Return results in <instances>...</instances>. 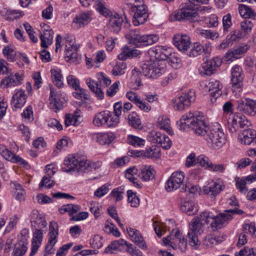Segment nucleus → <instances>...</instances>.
Here are the masks:
<instances>
[{"instance_id":"obj_1","label":"nucleus","mask_w":256,"mask_h":256,"mask_svg":"<svg viewBox=\"0 0 256 256\" xmlns=\"http://www.w3.org/2000/svg\"><path fill=\"white\" fill-rule=\"evenodd\" d=\"M177 124L180 130H186L190 128L196 135L203 137L204 140L211 128L206 122L204 116L198 112H190L182 116Z\"/></svg>"},{"instance_id":"obj_2","label":"nucleus","mask_w":256,"mask_h":256,"mask_svg":"<svg viewBox=\"0 0 256 256\" xmlns=\"http://www.w3.org/2000/svg\"><path fill=\"white\" fill-rule=\"evenodd\" d=\"M102 162L98 161L96 162H88L84 158L78 156H70L64 160L62 170L64 172H70L72 170H76L80 172H86L91 170L92 168L96 170L100 167Z\"/></svg>"},{"instance_id":"obj_3","label":"nucleus","mask_w":256,"mask_h":256,"mask_svg":"<svg viewBox=\"0 0 256 256\" xmlns=\"http://www.w3.org/2000/svg\"><path fill=\"white\" fill-rule=\"evenodd\" d=\"M165 66L162 62L158 61L148 60L142 64V72L138 68H135L132 70V76L137 80L142 73L145 76L152 78L156 79L160 76L166 74Z\"/></svg>"},{"instance_id":"obj_4","label":"nucleus","mask_w":256,"mask_h":256,"mask_svg":"<svg viewBox=\"0 0 256 256\" xmlns=\"http://www.w3.org/2000/svg\"><path fill=\"white\" fill-rule=\"evenodd\" d=\"M126 38L130 44L138 47L152 45L159 39L156 34L142 35L136 30H130L126 34Z\"/></svg>"},{"instance_id":"obj_5","label":"nucleus","mask_w":256,"mask_h":256,"mask_svg":"<svg viewBox=\"0 0 256 256\" xmlns=\"http://www.w3.org/2000/svg\"><path fill=\"white\" fill-rule=\"evenodd\" d=\"M208 146L212 150H219L226 143V138L220 126H211L207 138H206Z\"/></svg>"},{"instance_id":"obj_6","label":"nucleus","mask_w":256,"mask_h":256,"mask_svg":"<svg viewBox=\"0 0 256 256\" xmlns=\"http://www.w3.org/2000/svg\"><path fill=\"white\" fill-rule=\"evenodd\" d=\"M251 126L250 122L246 116L241 114H235L230 118L228 122V128L232 133L242 132L247 130Z\"/></svg>"},{"instance_id":"obj_7","label":"nucleus","mask_w":256,"mask_h":256,"mask_svg":"<svg viewBox=\"0 0 256 256\" xmlns=\"http://www.w3.org/2000/svg\"><path fill=\"white\" fill-rule=\"evenodd\" d=\"M204 222L195 218L192 220L190 224V230L188 233V236L189 238L190 244L195 250L198 249L200 244V242L198 237L204 232Z\"/></svg>"},{"instance_id":"obj_8","label":"nucleus","mask_w":256,"mask_h":256,"mask_svg":"<svg viewBox=\"0 0 256 256\" xmlns=\"http://www.w3.org/2000/svg\"><path fill=\"white\" fill-rule=\"evenodd\" d=\"M195 99V92L192 90H188L173 100L174 108L176 110H182L194 102Z\"/></svg>"},{"instance_id":"obj_9","label":"nucleus","mask_w":256,"mask_h":256,"mask_svg":"<svg viewBox=\"0 0 256 256\" xmlns=\"http://www.w3.org/2000/svg\"><path fill=\"white\" fill-rule=\"evenodd\" d=\"M65 40V58L70 62H76L79 58L78 50L80 46L76 44L75 39L70 36H66Z\"/></svg>"},{"instance_id":"obj_10","label":"nucleus","mask_w":256,"mask_h":256,"mask_svg":"<svg viewBox=\"0 0 256 256\" xmlns=\"http://www.w3.org/2000/svg\"><path fill=\"white\" fill-rule=\"evenodd\" d=\"M197 7L192 6L189 3H185L180 10L175 14L178 20H188L190 22L198 21L199 16L196 12Z\"/></svg>"},{"instance_id":"obj_11","label":"nucleus","mask_w":256,"mask_h":256,"mask_svg":"<svg viewBox=\"0 0 256 256\" xmlns=\"http://www.w3.org/2000/svg\"><path fill=\"white\" fill-rule=\"evenodd\" d=\"M232 218V216L230 214L226 213H220L216 216H212V220L210 227L213 232H216L226 226Z\"/></svg>"},{"instance_id":"obj_12","label":"nucleus","mask_w":256,"mask_h":256,"mask_svg":"<svg viewBox=\"0 0 256 256\" xmlns=\"http://www.w3.org/2000/svg\"><path fill=\"white\" fill-rule=\"evenodd\" d=\"M184 178V173L182 172H173L166 181V190L170 192L180 188L183 184Z\"/></svg>"},{"instance_id":"obj_13","label":"nucleus","mask_w":256,"mask_h":256,"mask_svg":"<svg viewBox=\"0 0 256 256\" xmlns=\"http://www.w3.org/2000/svg\"><path fill=\"white\" fill-rule=\"evenodd\" d=\"M130 12L133 15L132 23L135 26L144 24L148 18V10L144 4L138 6V8H134Z\"/></svg>"},{"instance_id":"obj_14","label":"nucleus","mask_w":256,"mask_h":256,"mask_svg":"<svg viewBox=\"0 0 256 256\" xmlns=\"http://www.w3.org/2000/svg\"><path fill=\"white\" fill-rule=\"evenodd\" d=\"M237 108L246 114L254 116L256 114V101L246 98L239 100Z\"/></svg>"},{"instance_id":"obj_15","label":"nucleus","mask_w":256,"mask_h":256,"mask_svg":"<svg viewBox=\"0 0 256 256\" xmlns=\"http://www.w3.org/2000/svg\"><path fill=\"white\" fill-rule=\"evenodd\" d=\"M231 82L232 87L234 90H240L243 85V71L240 66H234L231 70Z\"/></svg>"},{"instance_id":"obj_16","label":"nucleus","mask_w":256,"mask_h":256,"mask_svg":"<svg viewBox=\"0 0 256 256\" xmlns=\"http://www.w3.org/2000/svg\"><path fill=\"white\" fill-rule=\"evenodd\" d=\"M108 21V25L112 30L117 33L122 28V24L124 22V27L128 28L130 26L128 20L124 17V20L123 18L118 14L112 15Z\"/></svg>"},{"instance_id":"obj_17","label":"nucleus","mask_w":256,"mask_h":256,"mask_svg":"<svg viewBox=\"0 0 256 256\" xmlns=\"http://www.w3.org/2000/svg\"><path fill=\"white\" fill-rule=\"evenodd\" d=\"M58 224L55 222H51L50 224L48 242L46 246V252L48 254L50 253L55 244L57 242V237L58 234Z\"/></svg>"},{"instance_id":"obj_18","label":"nucleus","mask_w":256,"mask_h":256,"mask_svg":"<svg viewBox=\"0 0 256 256\" xmlns=\"http://www.w3.org/2000/svg\"><path fill=\"white\" fill-rule=\"evenodd\" d=\"M222 64V61L220 58L216 57L206 62L203 64L200 69V73L202 75L210 76L214 73L216 68Z\"/></svg>"},{"instance_id":"obj_19","label":"nucleus","mask_w":256,"mask_h":256,"mask_svg":"<svg viewBox=\"0 0 256 256\" xmlns=\"http://www.w3.org/2000/svg\"><path fill=\"white\" fill-rule=\"evenodd\" d=\"M222 86L217 80H212L206 84L204 90L210 92L212 102H214L222 94Z\"/></svg>"},{"instance_id":"obj_20","label":"nucleus","mask_w":256,"mask_h":256,"mask_svg":"<svg viewBox=\"0 0 256 256\" xmlns=\"http://www.w3.org/2000/svg\"><path fill=\"white\" fill-rule=\"evenodd\" d=\"M256 181V172L247 176L236 178V186L240 192L246 194L248 191V184Z\"/></svg>"},{"instance_id":"obj_21","label":"nucleus","mask_w":256,"mask_h":256,"mask_svg":"<svg viewBox=\"0 0 256 256\" xmlns=\"http://www.w3.org/2000/svg\"><path fill=\"white\" fill-rule=\"evenodd\" d=\"M171 247L174 250H178L182 252H184L186 249L187 241L178 230L175 231L174 236L172 238Z\"/></svg>"},{"instance_id":"obj_22","label":"nucleus","mask_w":256,"mask_h":256,"mask_svg":"<svg viewBox=\"0 0 256 256\" xmlns=\"http://www.w3.org/2000/svg\"><path fill=\"white\" fill-rule=\"evenodd\" d=\"M224 188V186L222 184L212 181L204 186L203 192L204 194L208 195L212 198H214Z\"/></svg>"},{"instance_id":"obj_23","label":"nucleus","mask_w":256,"mask_h":256,"mask_svg":"<svg viewBox=\"0 0 256 256\" xmlns=\"http://www.w3.org/2000/svg\"><path fill=\"white\" fill-rule=\"evenodd\" d=\"M140 155H144L147 158H158L160 155V151L159 148L152 146L149 148H147L145 151L141 152H140L129 150L128 154L132 156H139Z\"/></svg>"},{"instance_id":"obj_24","label":"nucleus","mask_w":256,"mask_h":256,"mask_svg":"<svg viewBox=\"0 0 256 256\" xmlns=\"http://www.w3.org/2000/svg\"><path fill=\"white\" fill-rule=\"evenodd\" d=\"M26 102V96L25 92L22 90H18L16 91L11 100V105L13 110L21 108Z\"/></svg>"},{"instance_id":"obj_25","label":"nucleus","mask_w":256,"mask_h":256,"mask_svg":"<svg viewBox=\"0 0 256 256\" xmlns=\"http://www.w3.org/2000/svg\"><path fill=\"white\" fill-rule=\"evenodd\" d=\"M174 46L180 51L186 52L190 47V38L186 35H176L173 38Z\"/></svg>"},{"instance_id":"obj_26","label":"nucleus","mask_w":256,"mask_h":256,"mask_svg":"<svg viewBox=\"0 0 256 256\" xmlns=\"http://www.w3.org/2000/svg\"><path fill=\"white\" fill-rule=\"evenodd\" d=\"M152 134V136L150 138V141L154 143L160 144L165 150L169 149L170 148L172 142L168 136L160 132H154Z\"/></svg>"},{"instance_id":"obj_27","label":"nucleus","mask_w":256,"mask_h":256,"mask_svg":"<svg viewBox=\"0 0 256 256\" xmlns=\"http://www.w3.org/2000/svg\"><path fill=\"white\" fill-rule=\"evenodd\" d=\"M31 222L32 226L36 228H46L47 226V222L44 218L40 214L38 211L36 210H34L32 212Z\"/></svg>"},{"instance_id":"obj_28","label":"nucleus","mask_w":256,"mask_h":256,"mask_svg":"<svg viewBox=\"0 0 256 256\" xmlns=\"http://www.w3.org/2000/svg\"><path fill=\"white\" fill-rule=\"evenodd\" d=\"M242 132V137L240 138L241 143L244 144L250 145L256 144V131L247 128Z\"/></svg>"},{"instance_id":"obj_29","label":"nucleus","mask_w":256,"mask_h":256,"mask_svg":"<svg viewBox=\"0 0 256 256\" xmlns=\"http://www.w3.org/2000/svg\"><path fill=\"white\" fill-rule=\"evenodd\" d=\"M42 232L40 228H36L34 232L32 244V251L30 256H34L40 246L42 240Z\"/></svg>"},{"instance_id":"obj_30","label":"nucleus","mask_w":256,"mask_h":256,"mask_svg":"<svg viewBox=\"0 0 256 256\" xmlns=\"http://www.w3.org/2000/svg\"><path fill=\"white\" fill-rule=\"evenodd\" d=\"M22 80V76L18 73H16L14 75H10L1 81L0 84L4 88L16 86L20 84Z\"/></svg>"},{"instance_id":"obj_31","label":"nucleus","mask_w":256,"mask_h":256,"mask_svg":"<svg viewBox=\"0 0 256 256\" xmlns=\"http://www.w3.org/2000/svg\"><path fill=\"white\" fill-rule=\"evenodd\" d=\"M86 83L90 90L94 94L98 100H102L104 98V93L100 88L98 82L88 78L86 79Z\"/></svg>"},{"instance_id":"obj_32","label":"nucleus","mask_w":256,"mask_h":256,"mask_svg":"<svg viewBox=\"0 0 256 256\" xmlns=\"http://www.w3.org/2000/svg\"><path fill=\"white\" fill-rule=\"evenodd\" d=\"M153 168L150 166H142L139 169L138 176L144 181H148L154 178Z\"/></svg>"},{"instance_id":"obj_33","label":"nucleus","mask_w":256,"mask_h":256,"mask_svg":"<svg viewBox=\"0 0 256 256\" xmlns=\"http://www.w3.org/2000/svg\"><path fill=\"white\" fill-rule=\"evenodd\" d=\"M0 154L6 160L12 162H21L24 164V160L18 156L14 154L4 145H0Z\"/></svg>"},{"instance_id":"obj_34","label":"nucleus","mask_w":256,"mask_h":256,"mask_svg":"<svg viewBox=\"0 0 256 256\" xmlns=\"http://www.w3.org/2000/svg\"><path fill=\"white\" fill-rule=\"evenodd\" d=\"M140 54L141 52L139 50L130 49L128 46H124L122 48V52L118 55V58L121 60H124L128 58L136 57Z\"/></svg>"},{"instance_id":"obj_35","label":"nucleus","mask_w":256,"mask_h":256,"mask_svg":"<svg viewBox=\"0 0 256 256\" xmlns=\"http://www.w3.org/2000/svg\"><path fill=\"white\" fill-rule=\"evenodd\" d=\"M110 112L109 111H103L98 112L95 115L93 123L94 126H100L103 124H106L108 119L110 116Z\"/></svg>"},{"instance_id":"obj_36","label":"nucleus","mask_w":256,"mask_h":256,"mask_svg":"<svg viewBox=\"0 0 256 256\" xmlns=\"http://www.w3.org/2000/svg\"><path fill=\"white\" fill-rule=\"evenodd\" d=\"M80 206L79 205L69 204L62 206L58 209V212L62 214L68 212L69 216H72L78 212L80 210Z\"/></svg>"},{"instance_id":"obj_37","label":"nucleus","mask_w":256,"mask_h":256,"mask_svg":"<svg viewBox=\"0 0 256 256\" xmlns=\"http://www.w3.org/2000/svg\"><path fill=\"white\" fill-rule=\"evenodd\" d=\"M49 99L50 108L54 112H57L63 108L62 102L56 98V94L52 88Z\"/></svg>"},{"instance_id":"obj_38","label":"nucleus","mask_w":256,"mask_h":256,"mask_svg":"<svg viewBox=\"0 0 256 256\" xmlns=\"http://www.w3.org/2000/svg\"><path fill=\"white\" fill-rule=\"evenodd\" d=\"M89 22V16L86 14H82L74 18L72 26L74 28L78 29L88 24Z\"/></svg>"},{"instance_id":"obj_39","label":"nucleus","mask_w":256,"mask_h":256,"mask_svg":"<svg viewBox=\"0 0 256 256\" xmlns=\"http://www.w3.org/2000/svg\"><path fill=\"white\" fill-rule=\"evenodd\" d=\"M180 210L189 216L196 214L198 211V206L193 202H184L180 206Z\"/></svg>"},{"instance_id":"obj_40","label":"nucleus","mask_w":256,"mask_h":256,"mask_svg":"<svg viewBox=\"0 0 256 256\" xmlns=\"http://www.w3.org/2000/svg\"><path fill=\"white\" fill-rule=\"evenodd\" d=\"M138 171L139 170H138L136 166H134L127 169L126 170L125 174L126 178L132 182L135 186L138 188H140V184L138 183L137 179L134 177V174H136Z\"/></svg>"},{"instance_id":"obj_41","label":"nucleus","mask_w":256,"mask_h":256,"mask_svg":"<svg viewBox=\"0 0 256 256\" xmlns=\"http://www.w3.org/2000/svg\"><path fill=\"white\" fill-rule=\"evenodd\" d=\"M205 49L203 46L198 42L194 43L191 46L190 50H188L186 54L190 57H196L204 52Z\"/></svg>"},{"instance_id":"obj_42","label":"nucleus","mask_w":256,"mask_h":256,"mask_svg":"<svg viewBox=\"0 0 256 256\" xmlns=\"http://www.w3.org/2000/svg\"><path fill=\"white\" fill-rule=\"evenodd\" d=\"M196 33L204 38L210 39L212 40L219 37L218 32L211 30L198 28L196 30Z\"/></svg>"},{"instance_id":"obj_43","label":"nucleus","mask_w":256,"mask_h":256,"mask_svg":"<svg viewBox=\"0 0 256 256\" xmlns=\"http://www.w3.org/2000/svg\"><path fill=\"white\" fill-rule=\"evenodd\" d=\"M154 52L155 53L156 57L162 60L168 58L170 54L166 47L160 46H156Z\"/></svg>"},{"instance_id":"obj_44","label":"nucleus","mask_w":256,"mask_h":256,"mask_svg":"<svg viewBox=\"0 0 256 256\" xmlns=\"http://www.w3.org/2000/svg\"><path fill=\"white\" fill-rule=\"evenodd\" d=\"M11 185L14 187L15 190L14 196L16 199L20 202L24 200L26 192L22 186L16 182H12Z\"/></svg>"},{"instance_id":"obj_45","label":"nucleus","mask_w":256,"mask_h":256,"mask_svg":"<svg viewBox=\"0 0 256 256\" xmlns=\"http://www.w3.org/2000/svg\"><path fill=\"white\" fill-rule=\"evenodd\" d=\"M158 125L160 129L164 130L170 135L174 134L170 126V120L166 116L160 117L158 120Z\"/></svg>"},{"instance_id":"obj_46","label":"nucleus","mask_w":256,"mask_h":256,"mask_svg":"<svg viewBox=\"0 0 256 256\" xmlns=\"http://www.w3.org/2000/svg\"><path fill=\"white\" fill-rule=\"evenodd\" d=\"M114 138L112 132H107L98 134L96 136V142L100 144H110Z\"/></svg>"},{"instance_id":"obj_47","label":"nucleus","mask_w":256,"mask_h":256,"mask_svg":"<svg viewBox=\"0 0 256 256\" xmlns=\"http://www.w3.org/2000/svg\"><path fill=\"white\" fill-rule=\"evenodd\" d=\"M240 15L244 18H254L256 14L252 9L248 6L241 4L238 7Z\"/></svg>"},{"instance_id":"obj_48","label":"nucleus","mask_w":256,"mask_h":256,"mask_svg":"<svg viewBox=\"0 0 256 256\" xmlns=\"http://www.w3.org/2000/svg\"><path fill=\"white\" fill-rule=\"evenodd\" d=\"M254 26V24L249 20H246L240 24V30H239L242 34L244 37L250 34Z\"/></svg>"},{"instance_id":"obj_49","label":"nucleus","mask_w":256,"mask_h":256,"mask_svg":"<svg viewBox=\"0 0 256 256\" xmlns=\"http://www.w3.org/2000/svg\"><path fill=\"white\" fill-rule=\"evenodd\" d=\"M128 202L130 206L134 208H138L140 203V200L136 194L132 190L127 191Z\"/></svg>"},{"instance_id":"obj_50","label":"nucleus","mask_w":256,"mask_h":256,"mask_svg":"<svg viewBox=\"0 0 256 256\" xmlns=\"http://www.w3.org/2000/svg\"><path fill=\"white\" fill-rule=\"evenodd\" d=\"M27 245L22 242H18L14 245L12 252V256H23L27 250Z\"/></svg>"},{"instance_id":"obj_51","label":"nucleus","mask_w":256,"mask_h":256,"mask_svg":"<svg viewBox=\"0 0 256 256\" xmlns=\"http://www.w3.org/2000/svg\"><path fill=\"white\" fill-rule=\"evenodd\" d=\"M128 124L130 125L132 128H142L141 126V120L137 114L135 112H131L128 116Z\"/></svg>"},{"instance_id":"obj_52","label":"nucleus","mask_w":256,"mask_h":256,"mask_svg":"<svg viewBox=\"0 0 256 256\" xmlns=\"http://www.w3.org/2000/svg\"><path fill=\"white\" fill-rule=\"evenodd\" d=\"M50 72L53 82L58 88H62L63 86V82L62 80V76L60 72L56 70H51Z\"/></svg>"},{"instance_id":"obj_53","label":"nucleus","mask_w":256,"mask_h":256,"mask_svg":"<svg viewBox=\"0 0 256 256\" xmlns=\"http://www.w3.org/2000/svg\"><path fill=\"white\" fill-rule=\"evenodd\" d=\"M126 64L124 62H117L114 66L112 74L114 76H121L125 73Z\"/></svg>"},{"instance_id":"obj_54","label":"nucleus","mask_w":256,"mask_h":256,"mask_svg":"<svg viewBox=\"0 0 256 256\" xmlns=\"http://www.w3.org/2000/svg\"><path fill=\"white\" fill-rule=\"evenodd\" d=\"M76 91L73 93V96L77 99L88 100L90 97V94L88 91L78 86V88L74 89Z\"/></svg>"},{"instance_id":"obj_55","label":"nucleus","mask_w":256,"mask_h":256,"mask_svg":"<svg viewBox=\"0 0 256 256\" xmlns=\"http://www.w3.org/2000/svg\"><path fill=\"white\" fill-rule=\"evenodd\" d=\"M124 194V188L121 186L114 189L112 191L110 196L114 198L116 202H117L123 198Z\"/></svg>"},{"instance_id":"obj_56","label":"nucleus","mask_w":256,"mask_h":256,"mask_svg":"<svg viewBox=\"0 0 256 256\" xmlns=\"http://www.w3.org/2000/svg\"><path fill=\"white\" fill-rule=\"evenodd\" d=\"M127 140L129 144L135 146H144L145 142L144 139L132 135L128 136Z\"/></svg>"},{"instance_id":"obj_57","label":"nucleus","mask_w":256,"mask_h":256,"mask_svg":"<svg viewBox=\"0 0 256 256\" xmlns=\"http://www.w3.org/2000/svg\"><path fill=\"white\" fill-rule=\"evenodd\" d=\"M132 240L140 248L144 250L147 249L146 244L140 232H137L136 234L132 239Z\"/></svg>"},{"instance_id":"obj_58","label":"nucleus","mask_w":256,"mask_h":256,"mask_svg":"<svg viewBox=\"0 0 256 256\" xmlns=\"http://www.w3.org/2000/svg\"><path fill=\"white\" fill-rule=\"evenodd\" d=\"M3 54L4 56L7 57L8 60L14 62L16 60V52L10 46H7L4 47L3 50Z\"/></svg>"},{"instance_id":"obj_59","label":"nucleus","mask_w":256,"mask_h":256,"mask_svg":"<svg viewBox=\"0 0 256 256\" xmlns=\"http://www.w3.org/2000/svg\"><path fill=\"white\" fill-rule=\"evenodd\" d=\"M242 230L244 233H247V231H248L253 236L256 237V226L254 222L244 224L242 226Z\"/></svg>"},{"instance_id":"obj_60","label":"nucleus","mask_w":256,"mask_h":256,"mask_svg":"<svg viewBox=\"0 0 256 256\" xmlns=\"http://www.w3.org/2000/svg\"><path fill=\"white\" fill-rule=\"evenodd\" d=\"M244 38L242 34L239 30L232 31L226 36L227 41L230 42L233 41L238 40L240 38Z\"/></svg>"},{"instance_id":"obj_61","label":"nucleus","mask_w":256,"mask_h":256,"mask_svg":"<svg viewBox=\"0 0 256 256\" xmlns=\"http://www.w3.org/2000/svg\"><path fill=\"white\" fill-rule=\"evenodd\" d=\"M248 49L247 45L240 46L236 48L231 51L229 54L232 55V57L238 58L240 55L244 54Z\"/></svg>"},{"instance_id":"obj_62","label":"nucleus","mask_w":256,"mask_h":256,"mask_svg":"<svg viewBox=\"0 0 256 256\" xmlns=\"http://www.w3.org/2000/svg\"><path fill=\"white\" fill-rule=\"evenodd\" d=\"M54 182L52 180V178L48 176H44L39 186L40 188L45 187L46 188H50L54 186Z\"/></svg>"},{"instance_id":"obj_63","label":"nucleus","mask_w":256,"mask_h":256,"mask_svg":"<svg viewBox=\"0 0 256 256\" xmlns=\"http://www.w3.org/2000/svg\"><path fill=\"white\" fill-rule=\"evenodd\" d=\"M96 78L98 82L105 86H108L111 83V80L104 74L102 72H99L96 74Z\"/></svg>"},{"instance_id":"obj_64","label":"nucleus","mask_w":256,"mask_h":256,"mask_svg":"<svg viewBox=\"0 0 256 256\" xmlns=\"http://www.w3.org/2000/svg\"><path fill=\"white\" fill-rule=\"evenodd\" d=\"M236 256H256L254 248H248L244 247L238 252L236 253Z\"/></svg>"}]
</instances>
